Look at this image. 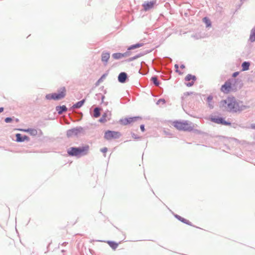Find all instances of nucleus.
<instances>
[{
  "instance_id": "obj_7",
  "label": "nucleus",
  "mask_w": 255,
  "mask_h": 255,
  "mask_svg": "<svg viewBox=\"0 0 255 255\" xmlns=\"http://www.w3.org/2000/svg\"><path fill=\"white\" fill-rule=\"evenodd\" d=\"M122 136L119 131L108 130L104 134V138L107 140H111L112 139H118Z\"/></svg>"
},
{
  "instance_id": "obj_41",
  "label": "nucleus",
  "mask_w": 255,
  "mask_h": 255,
  "mask_svg": "<svg viewBox=\"0 0 255 255\" xmlns=\"http://www.w3.org/2000/svg\"><path fill=\"white\" fill-rule=\"evenodd\" d=\"M31 128H28L27 129H20L21 130H22L23 131L26 132H29V130H30Z\"/></svg>"
},
{
  "instance_id": "obj_3",
  "label": "nucleus",
  "mask_w": 255,
  "mask_h": 255,
  "mask_svg": "<svg viewBox=\"0 0 255 255\" xmlns=\"http://www.w3.org/2000/svg\"><path fill=\"white\" fill-rule=\"evenodd\" d=\"M238 82L241 83V80L238 78H230L221 86V91L224 93H228L231 90H235L236 84Z\"/></svg>"
},
{
  "instance_id": "obj_10",
  "label": "nucleus",
  "mask_w": 255,
  "mask_h": 255,
  "mask_svg": "<svg viewBox=\"0 0 255 255\" xmlns=\"http://www.w3.org/2000/svg\"><path fill=\"white\" fill-rule=\"evenodd\" d=\"M128 79V75L125 72H121L118 77V81L121 83H125Z\"/></svg>"
},
{
  "instance_id": "obj_21",
  "label": "nucleus",
  "mask_w": 255,
  "mask_h": 255,
  "mask_svg": "<svg viewBox=\"0 0 255 255\" xmlns=\"http://www.w3.org/2000/svg\"><path fill=\"white\" fill-rule=\"evenodd\" d=\"M185 80L186 81H195L196 80V77L194 75H192L191 74H188L186 77L185 78Z\"/></svg>"
},
{
  "instance_id": "obj_27",
  "label": "nucleus",
  "mask_w": 255,
  "mask_h": 255,
  "mask_svg": "<svg viewBox=\"0 0 255 255\" xmlns=\"http://www.w3.org/2000/svg\"><path fill=\"white\" fill-rule=\"evenodd\" d=\"M106 76H107L106 74H103L100 77V78L96 82L95 86H98L99 85V84L103 81V79L106 78Z\"/></svg>"
},
{
  "instance_id": "obj_48",
  "label": "nucleus",
  "mask_w": 255,
  "mask_h": 255,
  "mask_svg": "<svg viewBox=\"0 0 255 255\" xmlns=\"http://www.w3.org/2000/svg\"><path fill=\"white\" fill-rule=\"evenodd\" d=\"M68 244L67 242H64L62 244V246H66Z\"/></svg>"
},
{
  "instance_id": "obj_53",
  "label": "nucleus",
  "mask_w": 255,
  "mask_h": 255,
  "mask_svg": "<svg viewBox=\"0 0 255 255\" xmlns=\"http://www.w3.org/2000/svg\"><path fill=\"white\" fill-rule=\"evenodd\" d=\"M143 65L141 64V65H140L141 67H142ZM145 65V66H147V65Z\"/></svg>"
},
{
  "instance_id": "obj_19",
  "label": "nucleus",
  "mask_w": 255,
  "mask_h": 255,
  "mask_svg": "<svg viewBox=\"0 0 255 255\" xmlns=\"http://www.w3.org/2000/svg\"><path fill=\"white\" fill-rule=\"evenodd\" d=\"M107 243L110 247L113 250L116 249L118 246V244L114 241H108Z\"/></svg>"
},
{
  "instance_id": "obj_9",
  "label": "nucleus",
  "mask_w": 255,
  "mask_h": 255,
  "mask_svg": "<svg viewBox=\"0 0 255 255\" xmlns=\"http://www.w3.org/2000/svg\"><path fill=\"white\" fill-rule=\"evenodd\" d=\"M15 141L18 142H22L25 140L29 141V137L26 135H22L21 133H17L15 134Z\"/></svg>"
},
{
  "instance_id": "obj_45",
  "label": "nucleus",
  "mask_w": 255,
  "mask_h": 255,
  "mask_svg": "<svg viewBox=\"0 0 255 255\" xmlns=\"http://www.w3.org/2000/svg\"><path fill=\"white\" fill-rule=\"evenodd\" d=\"M42 134H43L42 131H41V129H39V135H42Z\"/></svg>"
},
{
  "instance_id": "obj_6",
  "label": "nucleus",
  "mask_w": 255,
  "mask_h": 255,
  "mask_svg": "<svg viewBox=\"0 0 255 255\" xmlns=\"http://www.w3.org/2000/svg\"><path fill=\"white\" fill-rule=\"evenodd\" d=\"M85 132L84 128L82 127H77L76 128L68 129L66 131L67 137L70 138L73 136H78L80 133H84Z\"/></svg>"
},
{
  "instance_id": "obj_39",
  "label": "nucleus",
  "mask_w": 255,
  "mask_h": 255,
  "mask_svg": "<svg viewBox=\"0 0 255 255\" xmlns=\"http://www.w3.org/2000/svg\"><path fill=\"white\" fill-rule=\"evenodd\" d=\"M140 129L141 131L144 132L145 131V127L144 125H141L140 126Z\"/></svg>"
},
{
  "instance_id": "obj_36",
  "label": "nucleus",
  "mask_w": 255,
  "mask_h": 255,
  "mask_svg": "<svg viewBox=\"0 0 255 255\" xmlns=\"http://www.w3.org/2000/svg\"><path fill=\"white\" fill-rule=\"evenodd\" d=\"M194 94L192 92H187L184 93V97H186L187 96L191 95Z\"/></svg>"
},
{
  "instance_id": "obj_16",
  "label": "nucleus",
  "mask_w": 255,
  "mask_h": 255,
  "mask_svg": "<svg viewBox=\"0 0 255 255\" xmlns=\"http://www.w3.org/2000/svg\"><path fill=\"white\" fill-rule=\"evenodd\" d=\"M102 109L100 107H97L93 110V115L94 118H98L101 115V110Z\"/></svg>"
},
{
  "instance_id": "obj_32",
  "label": "nucleus",
  "mask_w": 255,
  "mask_h": 255,
  "mask_svg": "<svg viewBox=\"0 0 255 255\" xmlns=\"http://www.w3.org/2000/svg\"><path fill=\"white\" fill-rule=\"evenodd\" d=\"M96 96L97 97V98H101L102 100V103L104 102V99H105V96L101 93L97 94L96 95Z\"/></svg>"
},
{
  "instance_id": "obj_34",
  "label": "nucleus",
  "mask_w": 255,
  "mask_h": 255,
  "mask_svg": "<svg viewBox=\"0 0 255 255\" xmlns=\"http://www.w3.org/2000/svg\"><path fill=\"white\" fill-rule=\"evenodd\" d=\"M131 136L132 138L135 139H138L140 138V137L136 135L135 133L132 132L131 133Z\"/></svg>"
},
{
  "instance_id": "obj_25",
  "label": "nucleus",
  "mask_w": 255,
  "mask_h": 255,
  "mask_svg": "<svg viewBox=\"0 0 255 255\" xmlns=\"http://www.w3.org/2000/svg\"><path fill=\"white\" fill-rule=\"evenodd\" d=\"M107 117V113H104L102 115V117L100 119L99 122L100 123H105L107 121V120L106 119Z\"/></svg>"
},
{
  "instance_id": "obj_51",
  "label": "nucleus",
  "mask_w": 255,
  "mask_h": 255,
  "mask_svg": "<svg viewBox=\"0 0 255 255\" xmlns=\"http://www.w3.org/2000/svg\"><path fill=\"white\" fill-rule=\"evenodd\" d=\"M65 252V250H62L61 251V252H62V253H64Z\"/></svg>"
},
{
  "instance_id": "obj_55",
  "label": "nucleus",
  "mask_w": 255,
  "mask_h": 255,
  "mask_svg": "<svg viewBox=\"0 0 255 255\" xmlns=\"http://www.w3.org/2000/svg\"><path fill=\"white\" fill-rule=\"evenodd\" d=\"M104 93H105V94H106V90H105V91H104Z\"/></svg>"
},
{
  "instance_id": "obj_46",
  "label": "nucleus",
  "mask_w": 255,
  "mask_h": 255,
  "mask_svg": "<svg viewBox=\"0 0 255 255\" xmlns=\"http://www.w3.org/2000/svg\"><path fill=\"white\" fill-rule=\"evenodd\" d=\"M4 110V108L3 107H0V113H1Z\"/></svg>"
},
{
  "instance_id": "obj_26",
  "label": "nucleus",
  "mask_w": 255,
  "mask_h": 255,
  "mask_svg": "<svg viewBox=\"0 0 255 255\" xmlns=\"http://www.w3.org/2000/svg\"><path fill=\"white\" fill-rule=\"evenodd\" d=\"M130 123L134 122L138 120H141V117L139 116H135L133 117H129Z\"/></svg>"
},
{
  "instance_id": "obj_23",
  "label": "nucleus",
  "mask_w": 255,
  "mask_h": 255,
  "mask_svg": "<svg viewBox=\"0 0 255 255\" xmlns=\"http://www.w3.org/2000/svg\"><path fill=\"white\" fill-rule=\"evenodd\" d=\"M250 40L251 42L255 41V27L251 31Z\"/></svg>"
},
{
  "instance_id": "obj_14",
  "label": "nucleus",
  "mask_w": 255,
  "mask_h": 255,
  "mask_svg": "<svg viewBox=\"0 0 255 255\" xmlns=\"http://www.w3.org/2000/svg\"><path fill=\"white\" fill-rule=\"evenodd\" d=\"M213 96L212 95H210L207 97V99L206 100L208 104V106L210 109H213L214 108V103L213 102Z\"/></svg>"
},
{
  "instance_id": "obj_49",
  "label": "nucleus",
  "mask_w": 255,
  "mask_h": 255,
  "mask_svg": "<svg viewBox=\"0 0 255 255\" xmlns=\"http://www.w3.org/2000/svg\"><path fill=\"white\" fill-rule=\"evenodd\" d=\"M16 122H18L19 121V120L18 119H15Z\"/></svg>"
},
{
  "instance_id": "obj_47",
  "label": "nucleus",
  "mask_w": 255,
  "mask_h": 255,
  "mask_svg": "<svg viewBox=\"0 0 255 255\" xmlns=\"http://www.w3.org/2000/svg\"><path fill=\"white\" fill-rule=\"evenodd\" d=\"M139 57V56H134V57H133L131 58V60L135 59H136V58H138V57Z\"/></svg>"
},
{
  "instance_id": "obj_43",
  "label": "nucleus",
  "mask_w": 255,
  "mask_h": 255,
  "mask_svg": "<svg viewBox=\"0 0 255 255\" xmlns=\"http://www.w3.org/2000/svg\"><path fill=\"white\" fill-rule=\"evenodd\" d=\"M139 73L141 74H142V75H144V74H145L147 73V71H146L145 72H141V69H140L139 70Z\"/></svg>"
},
{
  "instance_id": "obj_44",
  "label": "nucleus",
  "mask_w": 255,
  "mask_h": 255,
  "mask_svg": "<svg viewBox=\"0 0 255 255\" xmlns=\"http://www.w3.org/2000/svg\"><path fill=\"white\" fill-rule=\"evenodd\" d=\"M180 65V67L181 69H184L185 68V65Z\"/></svg>"
},
{
  "instance_id": "obj_18",
  "label": "nucleus",
  "mask_w": 255,
  "mask_h": 255,
  "mask_svg": "<svg viewBox=\"0 0 255 255\" xmlns=\"http://www.w3.org/2000/svg\"><path fill=\"white\" fill-rule=\"evenodd\" d=\"M119 123L123 126H127L130 124V122L129 120V117L120 119L119 121Z\"/></svg>"
},
{
  "instance_id": "obj_40",
  "label": "nucleus",
  "mask_w": 255,
  "mask_h": 255,
  "mask_svg": "<svg viewBox=\"0 0 255 255\" xmlns=\"http://www.w3.org/2000/svg\"><path fill=\"white\" fill-rule=\"evenodd\" d=\"M100 151L102 152H103V153H106L107 151H108V148L107 147H104L103 148H101L100 149Z\"/></svg>"
},
{
  "instance_id": "obj_20",
  "label": "nucleus",
  "mask_w": 255,
  "mask_h": 255,
  "mask_svg": "<svg viewBox=\"0 0 255 255\" xmlns=\"http://www.w3.org/2000/svg\"><path fill=\"white\" fill-rule=\"evenodd\" d=\"M110 58V54L109 53H104L102 55V60L104 62H108Z\"/></svg>"
},
{
  "instance_id": "obj_28",
  "label": "nucleus",
  "mask_w": 255,
  "mask_h": 255,
  "mask_svg": "<svg viewBox=\"0 0 255 255\" xmlns=\"http://www.w3.org/2000/svg\"><path fill=\"white\" fill-rule=\"evenodd\" d=\"M203 21L206 24L207 27H209L211 25V23L210 20L206 17L203 18Z\"/></svg>"
},
{
  "instance_id": "obj_15",
  "label": "nucleus",
  "mask_w": 255,
  "mask_h": 255,
  "mask_svg": "<svg viewBox=\"0 0 255 255\" xmlns=\"http://www.w3.org/2000/svg\"><path fill=\"white\" fill-rule=\"evenodd\" d=\"M68 109L66 106H58L56 107V110L59 115H61L67 111Z\"/></svg>"
},
{
  "instance_id": "obj_54",
  "label": "nucleus",
  "mask_w": 255,
  "mask_h": 255,
  "mask_svg": "<svg viewBox=\"0 0 255 255\" xmlns=\"http://www.w3.org/2000/svg\"><path fill=\"white\" fill-rule=\"evenodd\" d=\"M252 128H255V126H253L252 127Z\"/></svg>"
},
{
  "instance_id": "obj_37",
  "label": "nucleus",
  "mask_w": 255,
  "mask_h": 255,
  "mask_svg": "<svg viewBox=\"0 0 255 255\" xmlns=\"http://www.w3.org/2000/svg\"><path fill=\"white\" fill-rule=\"evenodd\" d=\"M179 65H174V67H175V71L176 72L179 73L180 74H181V72H179V71L178 70V69H179Z\"/></svg>"
},
{
  "instance_id": "obj_1",
  "label": "nucleus",
  "mask_w": 255,
  "mask_h": 255,
  "mask_svg": "<svg viewBox=\"0 0 255 255\" xmlns=\"http://www.w3.org/2000/svg\"><path fill=\"white\" fill-rule=\"evenodd\" d=\"M242 101H237L233 96L228 97L226 99L221 100L219 103L220 108L224 111L235 113L241 112L249 108V106L241 105Z\"/></svg>"
},
{
  "instance_id": "obj_29",
  "label": "nucleus",
  "mask_w": 255,
  "mask_h": 255,
  "mask_svg": "<svg viewBox=\"0 0 255 255\" xmlns=\"http://www.w3.org/2000/svg\"><path fill=\"white\" fill-rule=\"evenodd\" d=\"M29 133L32 136H35L38 134V131L35 128H30Z\"/></svg>"
},
{
  "instance_id": "obj_13",
  "label": "nucleus",
  "mask_w": 255,
  "mask_h": 255,
  "mask_svg": "<svg viewBox=\"0 0 255 255\" xmlns=\"http://www.w3.org/2000/svg\"><path fill=\"white\" fill-rule=\"evenodd\" d=\"M155 4V1L145 2L142 4L144 10L147 11L152 8Z\"/></svg>"
},
{
  "instance_id": "obj_5",
  "label": "nucleus",
  "mask_w": 255,
  "mask_h": 255,
  "mask_svg": "<svg viewBox=\"0 0 255 255\" xmlns=\"http://www.w3.org/2000/svg\"><path fill=\"white\" fill-rule=\"evenodd\" d=\"M174 126L180 130L191 131L193 130V128L187 121L183 122L175 121L174 122Z\"/></svg>"
},
{
  "instance_id": "obj_35",
  "label": "nucleus",
  "mask_w": 255,
  "mask_h": 255,
  "mask_svg": "<svg viewBox=\"0 0 255 255\" xmlns=\"http://www.w3.org/2000/svg\"><path fill=\"white\" fill-rule=\"evenodd\" d=\"M194 82L195 81H191V82H188V83H186L185 85H186V86L187 87H190L194 85Z\"/></svg>"
},
{
  "instance_id": "obj_8",
  "label": "nucleus",
  "mask_w": 255,
  "mask_h": 255,
  "mask_svg": "<svg viewBox=\"0 0 255 255\" xmlns=\"http://www.w3.org/2000/svg\"><path fill=\"white\" fill-rule=\"evenodd\" d=\"M211 122L215 123L216 124L224 125V126H229L231 125V123L230 122H228L225 121V118L219 116H212L211 117Z\"/></svg>"
},
{
  "instance_id": "obj_42",
  "label": "nucleus",
  "mask_w": 255,
  "mask_h": 255,
  "mask_svg": "<svg viewBox=\"0 0 255 255\" xmlns=\"http://www.w3.org/2000/svg\"><path fill=\"white\" fill-rule=\"evenodd\" d=\"M230 126H231L232 127L234 128H236V126H237V124H235V123H233V124L231 123V125H230Z\"/></svg>"
},
{
  "instance_id": "obj_24",
  "label": "nucleus",
  "mask_w": 255,
  "mask_h": 255,
  "mask_svg": "<svg viewBox=\"0 0 255 255\" xmlns=\"http://www.w3.org/2000/svg\"><path fill=\"white\" fill-rule=\"evenodd\" d=\"M142 46H143V44L142 43L136 44L132 45L130 46V47H129L128 48V50L129 51V50L133 49L134 48H137L140 47Z\"/></svg>"
},
{
  "instance_id": "obj_2",
  "label": "nucleus",
  "mask_w": 255,
  "mask_h": 255,
  "mask_svg": "<svg viewBox=\"0 0 255 255\" xmlns=\"http://www.w3.org/2000/svg\"><path fill=\"white\" fill-rule=\"evenodd\" d=\"M90 147L88 145H85L79 147H71L67 150V153L70 156H75L80 158L87 155L89 152Z\"/></svg>"
},
{
  "instance_id": "obj_38",
  "label": "nucleus",
  "mask_w": 255,
  "mask_h": 255,
  "mask_svg": "<svg viewBox=\"0 0 255 255\" xmlns=\"http://www.w3.org/2000/svg\"><path fill=\"white\" fill-rule=\"evenodd\" d=\"M239 73H240L239 72H238V71L235 72L232 74V76L233 78H236L237 76H238L239 75Z\"/></svg>"
},
{
  "instance_id": "obj_50",
  "label": "nucleus",
  "mask_w": 255,
  "mask_h": 255,
  "mask_svg": "<svg viewBox=\"0 0 255 255\" xmlns=\"http://www.w3.org/2000/svg\"><path fill=\"white\" fill-rule=\"evenodd\" d=\"M242 85V83H241V84H240V86H239V88H241Z\"/></svg>"
},
{
  "instance_id": "obj_30",
  "label": "nucleus",
  "mask_w": 255,
  "mask_h": 255,
  "mask_svg": "<svg viewBox=\"0 0 255 255\" xmlns=\"http://www.w3.org/2000/svg\"><path fill=\"white\" fill-rule=\"evenodd\" d=\"M14 118V117H6L5 119H4V122L6 123H11L12 121H13V119Z\"/></svg>"
},
{
  "instance_id": "obj_22",
  "label": "nucleus",
  "mask_w": 255,
  "mask_h": 255,
  "mask_svg": "<svg viewBox=\"0 0 255 255\" xmlns=\"http://www.w3.org/2000/svg\"><path fill=\"white\" fill-rule=\"evenodd\" d=\"M150 80L155 86H158L160 85V82L158 81L156 76H152Z\"/></svg>"
},
{
  "instance_id": "obj_4",
  "label": "nucleus",
  "mask_w": 255,
  "mask_h": 255,
  "mask_svg": "<svg viewBox=\"0 0 255 255\" xmlns=\"http://www.w3.org/2000/svg\"><path fill=\"white\" fill-rule=\"evenodd\" d=\"M66 95V88L65 87H61L58 89L57 92L46 94L45 99L48 100L59 101L64 98Z\"/></svg>"
},
{
  "instance_id": "obj_33",
  "label": "nucleus",
  "mask_w": 255,
  "mask_h": 255,
  "mask_svg": "<svg viewBox=\"0 0 255 255\" xmlns=\"http://www.w3.org/2000/svg\"><path fill=\"white\" fill-rule=\"evenodd\" d=\"M166 102L165 100L164 99H159L157 102H156V104L157 105H159L160 103H162L163 104H165Z\"/></svg>"
},
{
  "instance_id": "obj_12",
  "label": "nucleus",
  "mask_w": 255,
  "mask_h": 255,
  "mask_svg": "<svg viewBox=\"0 0 255 255\" xmlns=\"http://www.w3.org/2000/svg\"><path fill=\"white\" fill-rule=\"evenodd\" d=\"M173 215L174 216V217L177 219V220H178L179 221H180V222L185 224H187L188 225H189V226H193V227H195L194 226H193L192 224V223L191 222H190L189 221L186 220V219L181 217L180 216L177 215V214H173Z\"/></svg>"
},
{
  "instance_id": "obj_11",
  "label": "nucleus",
  "mask_w": 255,
  "mask_h": 255,
  "mask_svg": "<svg viewBox=\"0 0 255 255\" xmlns=\"http://www.w3.org/2000/svg\"><path fill=\"white\" fill-rule=\"evenodd\" d=\"M129 55H130L129 51H127L124 53H114L112 55V57H113V58H114L115 59H122L123 58L127 57Z\"/></svg>"
},
{
  "instance_id": "obj_52",
  "label": "nucleus",
  "mask_w": 255,
  "mask_h": 255,
  "mask_svg": "<svg viewBox=\"0 0 255 255\" xmlns=\"http://www.w3.org/2000/svg\"><path fill=\"white\" fill-rule=\"evenodd\" d=\"M243 64H249V63L246 62H244Z\"/></svg>"
},
{
  "instance_id": "obj_17",
  "label": "nucleus",
  "mask_w": 255,
  "mask_h": 255,
  "mask_svg": "<svg viewBox=\"0 0 255 255\" xmlns=\"http://www.w3.org/2000/svg\"><path fill=\"white\" fill-rule=\"evenodd\" d=\"M85 101H86L85 99H83V100L77 102L76 103H75V104H74L73 105L72 108H73V109L80 108L84 105V104L85 102Z\"/></svg>"
},
{
  "instance_id": "obj_31",
  "label": "nucleus",
  "mask_w": 255,
  "mask_h": 255,
  "mask_svg": "<svg viewBox=\"0 0 255 255\" xmlns=\"http://www.w3.org/2000/svg\"><path fill=\"white\" fill-rule=\"evenodd\" d=\"M242 67V71L248 70L250 68V65H241Z\"/></svg>"
}]
</instances>
